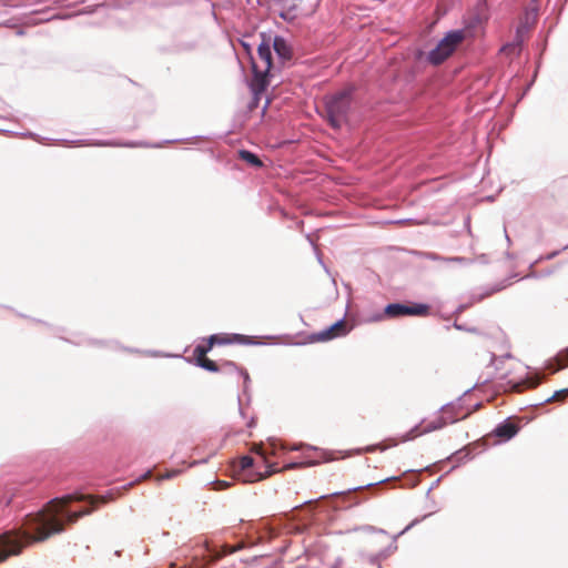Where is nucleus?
<instances>
[{
    "label": "nucleus",
    "mask_w": 568,
    "mask_h": 568,
    "mask_svg": "<svg viewBox=\"0 0 568 568\" xmlns=\"http://www.w3.org/2000/svg\"><path fill=\"white\" fill-rule=\"evenodd\" d=\"M72 497L50 501L43 510L28 515L19 529H12L0 535V561L10 556L19 555L31 544L47 540L54 534L64 530V523L74 524L81 517L89 515L91 509L68 513L67 505Z\"/></svg>",
    "instance_id": "nucleus-1"
},
{
    "label": "nucleus",
    "mask_w": 568,
    "mask_h": 568,
    "mask_svg": "<svg viewBox=\"0 0 568 568\" xmlns=\"http://www.w3.org/2000/svg\"><path fill=\"white\" fill-rule=\"evenodd\" d=\"M271 68V47L267 41H262L257 48V57L252 58L253 79L251 82V89L255 95L261 94L267 88Z\"/></svg>",
    "instance_id": "nucleus-2"
},
{
    "label": "nucleus",
    "mask_w": 568,
    "mask_h": 568,
    "mask_svg": "<svg viewBox=\"0 0 568 568\" xmlns=\"http://www.w3.org/2000/svg\"><path fill=\"white\" fill-rule=\"evenodd\" d=\"M352 102V89H344L325 98L327 120L334 129H339L346 121Z\"/></svg>",
    "instance_id": "nucleus-3"
},
{
    "label": "nucleus",
    "mask_w": 568,
    "mask_h": 568,
    "mask_svg": "<svg viewBox=\"0 0 568 568\" xmlns=\"http://www.w3.org/2000/svg\"><path fill=\"white\" fill-rule=\"evenodd\" d=\"M466 38L464 30H454L448 32L428 53V61L434 65H439L447 60Z\"/></svg>",
    "instance_id": "nucleus-4"
},
{
    "label": "nucleus",
    "mask_w": 568,
    "mask_h": 568,
    "mask_svg": "<svg viewBox=\"0 0 568 568\" xmlns=\"http://www.w3.org/2000/svg\"><path fill=\"white\" fill-rule=\"evenodd\" d=\"M430 307L426 304H400L392 303L384 308V316L388 318H397L403 316H427Z\"/></svg>",
    "instance_id": "nucleus-5"
},
{
    "label": "nucleus",
    "mask_w": 568,
    "mask_h": 568,
    "mask_svg": "<svg viewBox=\"0 0 568 568\" xmlns=\"http://www.w3.org/2000/svg\"><path fill=\"white\" fill-rule=\"evenodd\" d=\"M195 361H196V365H199L200 367L209 371V372H213V373H216L219 371H237L239 374L241 376L244 377L245 381L248 379V374L247 372L242 368V367H237L233 362H229V361H224L222 362L221 364H217L216 362L210 359L207 356H204V357H194Z\"/></svg>",
    "instance_id": "nucleus-6"
},
{
    "label": "nucleus",
    "mask_w": 568,
    "mask_h": 568,
    "mask_svg": "<svg viewBox=\"0 0 568 568\" xmlns=\"http://www.w3.org/2000/svg\"><path fill=\"white\" fill-rule=\"evenodd\" d=\"M349 332L348 324L345 320H339L328 328L314 333L311 336L312 342H327L337 337L346 336Z\"/></svg>",
    "instance_id": "nucleus-7"
},
{
    "label": "nucleus",
    "mask_w": 568,
    "mask_h": 568,
    "mask_svg": "<svg viewBox=\"0 0 568 568\" xmlns=\"http://www.w3.org/2000/svg\"><path fill=\"white\" fill-rule=\"evenodd\" d=\"M211 337L215 345L247 344L250 342L247 336L241 334L220 333L211 335Z\"/></svg>",
    "instance_id": "nucleus-8"
},
{
    "label": "nucleus",
    "mask_w": 568,
    "mask_h": 568,
    "mask_svg": "<svg viewBox=\"0 0 568 568\" xmlns=\"http://www.w3.org/2000/svg\"><path fill=\"white\" fill-rule=\"evenodd\" d=\"M444 426L443 419L439 417L437 420L434 422H423L420 425L416 426L414 429H412V438H415L417 436H420L425 433H429L436 429H439Z\"/></svg>",
    "instance_id": "nucleus-9"
},
{
    "label": "nucleus",
    "mask_w": 568,
    "mask_h": 568,
    "mask_svg": "<svg viewBox=\"0 0 568 568\" xmlns=\"http://www.w3.org/2000/svg\"><path fill=\"white\" fill-rule=\"evenodd\" d=\"M273 47L277 55L283 60H290L292 58V49L288 43L282 37H275Z\"/></svg>",
    "instance_id": "nucleus-10"
},
{
    "label": "nucleus",
    "mask_w": 568,
    "mask_h": 568,
    "mask_svg": "<svg viewBox=\"0 0 568 568\" xmlns=\"http://www.w3.org/2000/svg\"><path fill=\"white\" fill-rule=\"evenodd\" d=\"M518 432V427L513 423H504L496 427L495 434L504 439H510Z\"/></svg>",
    "instance_id": "nucleus-11"
},
{
    "label": "nucleus",
    "mask_w": 568,
    "mask_h": 568,
    "mask_svg": "<svg viewBox=\"0 0 568 568\" xmlns=\"http://www.w3.org/2000/svg\"><path fill=\"white\" fill-rule=\"evenodd\" d=\"M267 469L264 473H250L244 476V481L254 483L270 477L272 474L277 470L274 468V465L267 464Z\"/></svg>",
    "instance_id": "nucleus-12"
},
{
    "label": "nucleus",
    "mask_w": 568,
    "mask_h": 568,
    "mask_svg": "<svg viewBox=\"0 0 568 568\" xmlns=\"http://www.w3.org/2000/svg\"><path fill=\"white\" fill-rule=\"evenodd\" d=\"M239 158L241 160H243L244 162H246L247 164H250L251 166H254V168L263 166V162L260 160V158L256 154H254L247 150L239 151Z\"/></svg>",
    "instance_id": "nucleus-13"
},
{
    "label": "nucleus",
    "mask_w": 568,
    "mask_h": 568,
    "mask_svg": "<svg viewBox=\"0 0 568 568\" xmlns=\"http://www.w3.org/2000/svg\"><path fill=\"white\" fill-rule=\"evenodd\" d=\"M539 383H540V378L538 376L529 377V378L525 379L521 383H517L514 386V389L517 393H521L526 388H535V387H537L539 385Z\"/></svg>",
    "instance_id": "nucleus-14"
},
{
    "label": "nucleus",
    "mask_w": 568,
    "mask_h": 568,
    "mask_svg": "<svg viewBox=\"0 0 568 568\" xmlns=\"http://www.w3.org/2000/svg\"><path fill=\"white\" fill-rule=\"evenodd\" d=\"M215 346V343L212 342V337L210 336L206 341V344L197 345L193 351L194 357H204L207 353Z\"/></svg>",
    "instance_id": "nucleus-15"
},
{
    "label": "nucleus",
    "mask_w": 568,
    "mask_h": 568,
    "mask_svg": "<svg viewBox=\"0 0 568 568\" xmlns=\"http://www.w3.org/2000/svg\"><path fill=\"white\" fill-rule=\"evenodd\" d=\"M254 465V459L251 456H243L239 462V468L242 471L248 470Z\"/></svg>",
    "instance_id": "nucleus-16"
},
{
    "label": "nucleus",
    "mask_w": 568,
    "mask_h": 568,
    "mask_svg": "<svg viewBox=\"0 0 568 568\" xmlns=\"http://www.w3.org/2000/svg\"><path fill=\"white\" fill-rule=\"evenodd\" d=\"M242 548H243V544H239V545H236V546H229V545H225V546H223L222 552H221V554H219V555L215 557V559H219V558H221V557H223V556H226V555L233 554V552H235V551H237V550H240V549H242Z\"/></svg>",
    "instance_id": "nucleus-17"
},
{
    "label": "nucleus",
    "mask_w": 568,
    "mask_h": 568,
    "mask_svg": "<svg viewBox=\"0 0 568 568\" xmlns=\"http://www.w3.org/2000/svg\"><path fill=\"white\" fill-rule=\"evenodd\" d=\"M251 452L258 455L261 457L262 462L267 464V456H266V453H265L262 444H254L251 448Z\"/></svg>",
    "instance_id": "nucleus-18"
},
{
    "label": "nucleus",
    "mask_w": 568,
    "mask_h": 568,
    "mask_svg": "<svg viewBox=\"0 0 568 568\" xmlns=\"http://www.w3.org/2000/svg\"><path fill=\"white\" fill-rule=\"evenodd\" d=\"M567 395H568V388L560 389V390L556 392L549 399H547V402H560V400H564Z\"/></svg>",
    "instance_id": "nucleus-19"
},
{
    "label": "nucleus",
    "mask_w": 568,
    "mask_h": 568,
    "mask_svg": "<svg viewBox=\"0 0 568 568\" xmlns=\"http://www.w3.org/2000/svg\"><path fill=\"white\" fill-rule=\"evenodd\" d=\"M152 476V471L151 470H148L145 474H143L139 479H136L135 481H132L125 488L129 489L131 487H133L135 484H139L143 480H146L149 479L150 477Z\"/></svg>",
    "instance_id": "nucleus-20"
},
{
    "label": "nucleus",
    "mask_w": 568,
    "mask_h": 568,
    "mask_svg": "<svg viewBox=\"0 0 568 568\" xmlns=\"http://www.w3.org/2000/svg\"><path fill=\"white\" fill-rule=\"evenodd\" d=\"M306 464L305 463H294V464H290L286 466V468H297V467H302V466H305ZM307 465H314V463H308Z\"/></svg>",
    "instance_id": "nucleus-21"
},
{
    "label": "nucleus",
    "mask_w": 568,
    "mask_h": 568,
    "mask_svg": "<svg viewBox=\"0 0 568 568\" xmlns=\"http://www.w3.org/2000/svg\"><path fill=\"white\" fill-rule=\"evenodd\" d=\"M89 498H90V503L92 505H94L97 501L106 503V499L104 497H99V498L89 497Z\"/></svg>",
    "instance_id": "nucleus-22"
},
{
    "label": "nucleus",
    "mask_w": 568,
    "mask_h": 568,
    "mask_svg": "<svg viewBox=\"0 0 568 568\" xmlns=\"http://www.w3.org/2000/svg\"><path fill=\"white\" fill-rule=\"evenodd\" d=\"M170 477H171V475H170V474H166V475H164V476H159V477H158V480H162V479H164V478H170Z\"/></svg>",
    "instance_id": "nucleus-23"
},
{
    "label": "nucleus",
    "mask_w": 568,
    "mask_h": 568,
    "mask_svg": "<svg viewBox=\"0 0 568 568\" xmlns=\"http://www.w3.org/2000/svg\"><path fill=\"white\" fill-rule=\"evenodd\" d=\"M194 568H203V567L200 566V562H196V564H194Z\"/></svg>",
    "instance_id": "nucleus-24"
},
{
    "label": "nucleus",
    "mask_w": 568,
    "mask_h": 568,
    "mask_svg": "<svg viewBox=\"0 0 568 568\" xmlns=\"http://www.w3.org/2000/svg\"><path fill=\"white\" fill-rule=\"evenodd\" d=\"M282 18L287 19V14L282 13Z\"/></svg>",
    "instance_id": "nucleus-25"
}]
</instances>
